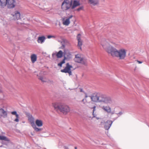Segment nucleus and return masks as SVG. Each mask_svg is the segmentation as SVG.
<instances>
[{
    "label": "nucleus",
    "instance_id": "obj_1",
    "mask_svg": "<svg viewBox=\"0 0 149 149\" xmlns=\"http://www.w3.org/2000/svg\"><path fill=\"white\" fill-rule=\"evenodd\" d=\"M101 45L106 51L113 57H118L120 59H124L126 56V52L124 49L118 50L108 43L105 39H103L101 43Z\"/></svg>",
    "mask_w": 149,
    "mask_h": 149
},
{
    "label": "nucleus",
    "instance_id": "obj_2",
    "mask_svg": "<svg viewBox=\"0 0 149 149\" xmlns=\"http://www.w3.org/2000/svg\"><path fill=\"white\" fill-rule=\"evenodd\" d=\"M54 109L58 112H60L66 115L70 111V107L66 104L62 102L55 103L53 104Z\"/></svg>",
    "mask_w": 149,
    "mask_h": 149
},
{
    "label": "nucleus",
    "instance_id": "obj_3",
    "mask_svg": "<svg viewBox=\"0 0 149 149\" xmlns=\"http://www.w3.org/2000/svg\"><path fill=\"white\" fill-rule=\"evenodd\" d=\"M74 60L76 62L81 63L85 65H87V59L85 58L81 57V55L79 54L75 55Z\"/></svg>",
    "mask_w": 149,
    "mask_h": 149
},
{
    "label": "nucleus",
    "instance_id": "obj_4",
    "mask_svg": "<svg viewBox=\"0 0 149 149\" xmlns=\"http://www.w3.org/2000/svg\"><path fill=\"white\" fill-rule=\"evenodd\" d=\"M100 102H102L106 104H111L112 103V100L111 97L106 95L101 94Z\"/></svg>",
    "mask_w": 149,
    "mask_h": 149
},
{
    "label": "nucleus",
    "instance_id": "obj_5",
    "mask_svg": "<svg viewBox=\"0 0 149 149\" xmlns=\"http://www.w3.org/2000/svg\"><path fill=\"white\" fill-rule=\"evenodd\" d=\"M72 1L71 0H64L61 5V8L63 10H66L69 9L72 5Z\"/></svg>",
    "mask_w": 149,
    "mask_h": 149
},
{
    "label": "nucleus",
    "instance_id": "obj_6",
    "mask_svg": "<svg viewBox=\"0 0 149 149\" xmlns=\"http://www.w3.org/2000/svg\"><path fill=\"white\" fill-rule=\"evenodd\" d=\"M100 125L102 126L104 125V128L106 130H108L110 128L113 123V122L111 120H107L105 122L104 120L102 119H100Z\"/></svg>",
    "mask_w": 149,
    "mask_h": 149
},
{
    "label": "nucleus",
    "instance_id": "obj_7",
    "mask_svg": "<svg viewBox=\"0 0 149 149\" xmlns=\"http://www.w3.org/2000/svg\"><path fill=\"white\" fill-rule=\"evenodd\" d=\"M72 68V65L69 64V63H67L66 64V66L64 69L62 70L61 71L62 72L65 73H68L70 76L72 75L71 68Z\"/></svg>",
    "mask_w": 149,
    "mask_h": 149
},
{
    "label": "nucleus",
    "instance_id": "obj_8",
    "mask_svg": "<svg viewBox=\"0 0 149 149\" xmlns=\"http://www.w3.org/2000/svg\"><path fill=\"white\" fill-rule=\"evenodd\" d=\"M64 59L60 63H58V65L60 67H62V64L65 63V60L66 59H70L72 57V56L71 54L69 52H68L64 53Z\"/></svg>",
    "mask_w": 149,
    "mask_h": 149
},
{
    "label": "nucleus",
    "instance_id": "obj_9",
    "mask_svg": "<svg viewBox=\"0 0 149 149\" xmlns=\"http://www.w3.org/2000/svg\"><path fill=\"white\" fill-rule=\"evenodd\" d=\"M101 94L97 93L96 94L91 97V100L94 102H100Z\"/></svg>",
    "mask_w": 149,
    "mask_h": 149
},
{
    "label": "nucleus",
    "instance_id": "obj_10",
    "mask_svg": "<svg viewBox=\"0 0 149 149\" xmlns=\"http://www.w3.org/2000/svg\"><path fill=\"white\" fill-rule=\"evenodd\" d=\"M15 0H8L7 5L8 8H11L15 7Z\"/></svg>",
    "mask_w": 149,
    "mask_h": 149
},
{
    "label": "nucleus",
    "instance_id": "obj_11",
    "mask_svg": "<svg viewBox=\"0 0 149 149\" xmlns=\"http://www.w3.org/2000/svg\"><path fill=\"white\" fill-rule=\"evenodd\" d=\"M73 16L70 15L65 20L63 19V25L66 26H68L70 24V19L72 18Z\"/></svg>",
    "mask_w": 149,
    "mask_h": 149
},
{
    "label": "nucleus",
    "instance_id": "obj_12",
    "mask_svg": "<svg viewBox=\"0 0 149 149\" xmlns=\"http://www.w3.org/2000/svg\"><path fill=\"white\" fill-rule=\"evenodd\" d=\"M88 2L91 6H98L99 4V0H88Z\"/></svg>",
    "mask_w": 149,
    "mask_h": 149
},
{
    "label": "nucleus",
    "instance_id": "obj_13",
    "mask_svg": "<svg viewBox=\"0 0 149 149\" xmlns=\"http://www.w3.org/2000/svg\"><path fill=\"white\" fill-rule=\"evenodd\" d=\"M13 16L14 20H18L20 18V14L18 11L15 12L14 14H13Z\"/></svg>",
    "mask_w": 149,
    "mask_h": 149
},
{
    "label": "nucleus",
    "instance_id": "obj_14",
    "mask_svg": "<svg viewBox=\"0 0 149 149\" xmlns=\"http://www.w3.org/2000/svg\"><path fill=\"white\" fill-rule=\"evenodd\" d=\"M0 115L3 118L6 117L7 116V111L2 108L0 109Z\"/></svg>",
    "mask_w": 149,
    "mask_h": 149
},
{
    "label": "nucleus",
    "instance_id": "obj_15",
    "mask_svg": "<svg viewBox=\"0 0 149 149\" xmlns=\"http://www.w3.org/2000/svg\"><path fill=\"white\" fill-rule=\"evenodd\" d=\"M8 0H0V8H3L7 3Z\"/></svg>",
    "mask_w": 149,
    "mask_h": 149
},
{
    "label": "nucleus",
    "instance_id": "obj_16",
    "mask_svg": "<svg viewBox=\"0 0 149 149\" xmlns=\"http://www.w3.org/2000/svg\"><path fill=\"white\" fill-rule=\"evenodd\" d=\"M102 109L108 113H109L111 112V108L109 106H103Z\"/></svg>",
    "mask_w": 149,
    "mask_h": 149
},
{
    "label": "nucleus",
    "instance_id": "obj_17",
    "mask_svg": "<svg viewBox=\"0 0 149 149\" xmlns=\"http://www.w3.org/2000/svg\"><path fill=\"white\" fill-rule=\"evenodd\" d=\"M29 120L32 127L35 125L34 118L31 116L29 117Z\"/></svg>",
    "mask_w": 149,
    "mask_h": 149
},
{
    "label": "nucleus",
    "instance_id": "obj_18",
    "mask_svg": "<svg viewBox=\"0 0 149 149\" xmlns=\"http://www.w3.org/2000/svg\"><path fill=\"white\" fill-rule=\"evenodd\" d=\"M45 39V37L44 36L39 37L38 38L37 42L39 43L42 44L44 42Z\"/></svg>",
    "mask_w": 149,
    "mask_h": 149
},
{
    "label": "nucleus",
    "instance_id": "obj_19",
    "mask_svg": "<svg viewBox=\"0 0 149 149\" xmlns=\"http://www.w3.org/2000/svg\"><path fill=\"white\" fill-rule=\"evenodd\" d=\"M37 57L36 54H33L31 56V59L32 63H35L37 60Z\"/></svg>",
    "mask_w": 149,
    "mask_h": 149
},
{
    "label": "nucleus",
    "instance_id": "obj_20",
    "mask_svg": "<svg viewBox=\"0 0 149 149\" xmlns=\"http://www.w3.org/2000/svg\"><path fill=\"white\" fill-rule=\"evenodd\" d=\"M80 4V3L79 1H77L76 0H74L71 8L72 9H73L77 6H79Z\"/></svg>",
    "mask_w": 149,
    "mask_h": 149
},
{
    "label": "nucleus",
    "instance_id": "obj_21",
    "mask_svg": "<svg viewBox=\"0 0 149 149\" xmlns=\"http://www.w3.org/2000/svg\"><path fill=\"white\" fill-rule=\"evenodd\" d=\"M0 140L4 141L7 142L8 143L10 141V140L9 138L4 136L0 135Z\"/></svg>",
    "mask_w": 149,
    "mask_h": 149
},
{
    "label": "nucleus",
    "instance_id": "obj_22",
    "mask_svg": "<svg viewBox=\"0 0 149 149\" xmlns=\"http://www.w3.org/2000/svg\"><path fill=\"white\" fill-rule=\"evenodd\" d=\"M36 123L38 127H41L43 125L42 122L41 120L37 119L36 120Z\"/></svg>",
    "mask_w": 149,
    "mask_h": 149
},
{
    "label": "nucleus",
    "instance_id": "obj_23",
    "mask_svg": "<svg viewBox=\"0 0 149 149\" xmlns=\"http://www.w3.org/2000/svg\"><path fill=\"white\" fill-rule=\"evenodd\" d=\"M63 55V52L61 50L59 51L56 54V56L58 58L62 57Z\"/></svg>",
    "mask_w": 149,
    "mask_h": 149
},
{
    "label": "nucleus",
    "instance_id": "obj_24",
    "mask_svg": "<svg viewBox=\"0 0 149 149\" xmlns=\"http://www.w3.org/2000/svg\"><path fill=\"white\" fill-rule=\"evenodd\" d=\"M38 79H40L42 82H45L47 81L45 77H43L41 76H40L38 78Z\"/></svg>",
    "mask_w": 149,
    "mask_h": 149
},
{
    "label": "nucleus",
    "instance_id": "obj_25",
    "mask_svg": "<svg viewBox=\"0 0 149 149\" xmlns=\"http://www.w3.org/2000/svg\"><path fill=\"white\" fill-rule=\"evenodd\" d=\"M32 127L33 128L34 130L36 132H39L41 131L42 130L41 129L37 127L36 125Z\"/></svg>",
    "mask_w": 149,
    "mask_h": 149
},
{
    "label": "nucleus",
    "instance_id": "obj_26",
    "mask_svg": "<svg viewBox=\"0 0 149 149\" xmlns=\"http://www.w3.org/2000/svg\"><path fill=\"white\" fill-rule=\"evenodd\" d=\"M78 46L79 47V48L80 49H81V46L82 45V42L81 40L78 41Z\"/></svg>",
    "mask_w": 149,
    "mask_h": 149
},
{
    "label": "nucleus",
    "instance_id": "obj_27",
    "mask_svg": "<svg viewBox=\"0 0 149 149\" xmlns=\"http://www.w3.org/2000/svg\"><path fill=\"white\" fill-rule=\"evenodd\" d=\"M15 116H16V118H15L14 120V121L17 122H18L19 121V115H18L17 113L15 115Z\"/></svg>",
    "mask_w": 149,
    "mask_h": 149
},
{
    "label": "nucleus",
    "instance_id": "obj_28",
    "mask_svg": "<svg viewBox=\"0 0 149 149\" xmlns=\"http://www.w3.org/2000/svg\"><path fill=\"white\" fill-rule=\"evenodd\" d=\"M81 35L80 34L78 35L77 36V39L78 41L81 40Z\"/></svg>",
    "mask_w": 149,
    "mask_h": 149
},
{
    "label": "nucleus",
    "instance_id": "obj_29",
    "mask_svg": "<svg viewBox=\"0 0 149 149\" xmlns=\"http://www.w3.org/2000/svg\"><path fill=\"white\" fill-rule=\"evenodd\" d=\"M55 37L53 36L49 35L47 36V38L49 39H50L52 38H54Z\"/></svg>",
    "mask_w": 149,
    "mask_h": 149
},
{
    "label": "nucleus",
    "instance_id": "obj_30",
    "mask_svg": "<svg viewBox=\"0 0 149 149\" xmlns=\"http://www.w3.org/2000/svg\"><path fill=\"white\" fill-rule=\"evenodd\" d=\"M83 9V7H79V8L77 9V10L78 11H79Z\"/></svg>",
    "mask_w": 149,
    "mask_h": 149
},
{
    "label": "nucleus",
    "instance_id": "obj_31",
    "mask_svg": "<svg viewBox=\"0 0 149 149\" xmlns=\"http://www.w3.org/2000/svg\"><path fill=\"white\" fill-rule=\"evenodd\" d=\"M11 113L13 115H15L17 113L16 111H13L11 112Z\"/></svg>",
    "mask_w": 149,
    "mask_h": 149
},
{
    "label": "nucleus",
    "instance_id": "obj_32",
    "mask_svg": "<svg viewBox=\"0 0 149 149\" xmlns=\"http://www.w3.org/2000/svg\"><path fill=\"white\" fill-rule=\"evenodd\" d=\"M122 113L121 112H120L119 113H117V115L119 116L121 115H122Z\"/></svg>",
    "mask_w": 149,
    "mask_h": 149
},
{
    "label": "nucleus",
    "instance_id": "obj_33",
    "mask_svg": "<svg viewBox=\"0 0 149 149\" xmlns=\"http://www.w3.org/2000/svg\"><path fill=\"white\" fill-rule=\"evenodd\" d=\"M1 143L5 145H7L8 144L6 142H3V141Z\"/></svg>",
    "mask_w": 149,
    "mask_h": 149
},
{
    "label": "nucleus",
    "instance_id": "obj_34",
    "mask_svg": "<svg viewBox=\"0 0 149 149\" xmlns=\"http://www.w3.org/2000/svg\"><path fill=\"white\" fill-rule=\"evenodd\" d=\"M65 48V45L63 44H62V46L61 47V48L62 49H64Z\"/></svg>",
    "mask_w": 149,
    "mask_h": 149
},
{
    "label": "nucleus",
    "instance_id": "obj_35",
    "mask_svg": "<svg viewBox=\"0 0 149 149\" xmlns=\"http://www.w3.org/2000/svg\"><path fill=\"white\" fill-rule=\"evenodd\" d=\"M96 107L95 106H94L93 107V113H94V111H95V109L96 108Z\"/></svg>",
    "mask_w": 149,
    "mask_h": 149
},
{
    "label": "nucleus",
    "instance_id": "obj_36",
    "mask_svg": "<svg viewBox=\"0 0 149 149\" xmlns=\"http://www.w3.org/2000/svg\"><path fill=\"white\" fill-rule=\"evenodd\" d=\"M63 148L65 149H69L68 147L66 146H64Z\"/></svg>",
    "mask_w": 149,
    "mask_h": 149
},
{
    "label": "nucleus",
    "instance_id": "obj_37",
    "mask_svg": "<svg viewBox=\"0 0 149 149\" xmlns=\"http://www.w3.org/2000/svg\"><path fill=\"white\" fill-rule=\"evenodd\" d=\"M56 53H53L52 54V56H54L56 55Z\"/></svg>",
    "mask_w": 149,
    "mask_h": 149
},
{
    "label": "nucleus",
    "instance_id": "obj_38",
    "mask_svg": "<svg viewBox=\"0 0 149 149\" xmlns=\"http://www.w3.org/2000/svg\"><path fill=\"white\" fill-rule=\"evenodd\" d=\"M137 62H138L139 64L141 63H142V61H138V60H137Z\"/></svg>",
    "mask_w": 149,
    "mask_h": 149
},
{
    "label": "nucleus",
    "instance_id": "obj_39",
    "mask_svg": "<svg viewBox=\"0 0 149 149\" xmlns=\"http://www.w3.org/2000/svg\"><path fill=\"white\" fill-rule=\"evenodd\" d=\"M80 92H83V90H82V89H80Z\"/></svg>",
    "mask_w": 149,
    "mask_h": 149
},
{
    "label": "nucleus",
    "instance_id": "obj_40",
    "mask_svg": "<svg viewBox=\"0 0 149 149\" xmlns=\"http://www.w3.org/2000/svg\"><path fill=\"white\" fill-rule=\"evenodd\" d=\"M88 97V96L86 94V95H85V97L86 98Z\"/></svg>",
    "mask_w": 149,
    "mask_h": 149
},
{
    "label": "nucleus",
    "instance_id": "obj_41",
    "mask_svg": "<svg viewBox=\"0 0 149 149\" xmlns=\"http://www.w3.org/2000/svg\"><path fill=\"white\" fill-rule=\"evenodd\" d=\"M2 91L1 90H0V93H2Z\"/></svg>",
    "mask_w": 149,
    "mask_h": 149
},
{
    "label": "nucleus",
    "instance_id": "obj_42",
    "mask_svg": "<svg viewBox=\"0 0 149 149\" xmlns=\"http://www.w3.org/2000/svg\"><path fill=\"white\" fill-rule=\"evenodd\" d=\"M101 0L103 2H104L105 1V0Z\"/></svg>",
    "mask_w": 149,
    "mask_h": 149
},
{
    "label": "nucleus",
    "instance_id": "obj_43",
    "mask_svg": "<svg viewBox=\"0 0 149 149\" xmlns=\"http://www.w3.org/2000/svg\"><path fill=\"white\" fill-rule=\"evenodd\" d=\"M74 149H77V147H74Z\"/></svg>",
    "mask_w": 149,
    "mask_h": 149
},
{
    "label": "nucleus",
    "instance_id": "obj_44",
    "mask_svg": "<svg viewBox=\"0 0 149 149\" xmlns=\"http://www.w3.org/2000/svg\"><path fill=\"white\" fill-rule=\"evenodd\" d=\"M17 24H19V23L18 22H17Z\"/></svg>",
    "mask_w": 149,
    "mask_h": 149
},
{
    "label": "nucleus",
    "instance_id": "obj_45",
    "mask_svg": "<svg viewBox=\"0 0 149 149\" xmlns=\"http://www.w3.org/2000/svg\"><path fill=\"white\" fill-rule=\"evenodd\" d=\"M96 118L97 119H99V118H97V117H96Z\"/></svg>",
    "mask_w": 149,
    "mask_h": 149
},
{
    "label": "nucleus",
    "instance_id": "obj_46",
    "mask_svg": "<svg viewBox=\"0 0 149 149\" xmlns=\"http://www.w3.org/2000/svg\"><path fill=\"white\" fill-rule=\"evenodd\" d=\"M84 99H83V100H82V102H84Z\"/></svg>",
    "mask_w": 149,
    "mask_h": 149
},
{
    "label": "nucleus",
    "instance_id": "obj_47",
    "mask_svg": "<svg viewBox=\"0 0 149 149\" xmlns=\"http://www.w3.org/2000/svg\"><path fill=\"white\" fill-rule=\"evenodd\" d=\"M2 146H0V147H2Z\"/></svg>",
    "mask_w": 149,
    "mask_h": 149
},
{
    "label": "nucleus",
    "instance_id": "obj_48",
    "mask_svg": "<svg viewBox=\"0 0 149 149\" xmlns=\"http://www.w3.org/2000/svg\"><path fill=\"white\" fill-rule=\"evenodd\" d=\"M148 127H149V126H148Z\"/></svg>",
    "mask_w": 149,
    "mask_h": 149
}]
</instances>
